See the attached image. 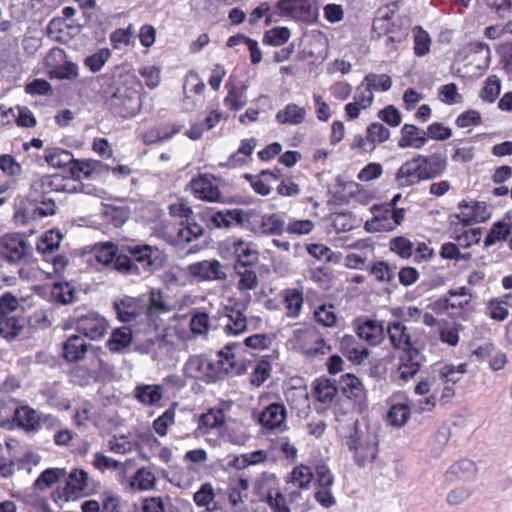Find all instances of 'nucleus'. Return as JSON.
<instances>
[{"label":"nucleus","mask_w":512,"mask_h":512,"mask_svg":"<svg viewBox=\"0 0 512 512\" xmlns=\"http://www.w3.org/2000/svg\"><path fill=\"white\" fill-rule=\"evenodd\" d=\"M466 371L467 365L464 363L458 365L457 367L453 365H444L439 370V375L442 380L455 384L460 381L462 375L466 373Z\"/></svg>","instance_id":"bf43d9fd"},{"label":"nucleus","mask_w":512,"mask_h":512,"mask_svg":"<svg viewBox=\"0 0 512 512\" xmlns=\"http://www.w3.org/2000/svg\"><path fill=\"white\" fill-rule=\"evenodd\" d=\"M364 80L372 90L387 91L392 86V79L386 74L369 73L365 76Z\"/></svg>","instance_id":"0e129e2a"},{"label":"nucleus","mask_w":512,"mask_h":512,"mask_svg":"<svg viewBox=\"0 0 512 512\" xmlns=\"http://www.w3.org/2000/svg\"><path fill=\"white\" fill-rule=\"evenodd\" d=\"M390 213L391 208L387 205L374 206V217L371 221L366 222V228L369 231H389L388 229H380L379 227L391 221V216H388Z\"/></svg>","instance_id":"ea45409f"},{"label":"nucleus","mask_w":512,"mask_h":512,"mask_svg":"<svg viewBox=\"0 0 512 512\" xmlns=\"http://www.w3.org/2000/svg\"><path fill=\"white\" fill-rule=\"evenodd\" d=\"M388 339L393 349L404 352L416 349L417 340L413 338L411 329L401 321H392L386 327Z\"/></svg>","instance_id":"ddd939ff"},{"label":"nucleus","mask_w":512,"mask_h":512,"mask_svg":"<svg viewBox=\"0 0 512 512\" xmlns=\"http://www.w3.org/2000/svg\"><path fill=\"white\" fill-rule=\"evenodd\" d=\"M425 179L418 156L404 162L396 172L395 181L399 188L417 184Z\"/></svg>","instance_id":"6ab92c4d"},{"label":"nucleus","mask_w":512,"mask_h":512,"mask_svg":"<svg viewBox=\"0 0 512 512\" xmlns=\"http://www.w3.org/2000/svg\"><path fill=\"white\" fill-rule=\"evenodd\" d=\"M248 219L247 214L241 209H227L214 212L210 216V224L215 228L229 229L234 226H242Z\"/></svg>","instance_id":"aec40b11"},{"label":"nucleus","mask_w":512,"mask_h":512,"mask_svg":"<svg viewBox=\"0 0 512 512\" xmlns=\"http://www.w3.org/2000/svg\"><path fill=\"white\" fill-rule=\"evenodd\" d=\"M62 235L59 231L49 230L45 232L37 243V251L45 255L59 248Z\"/></svg>","instance_id":"58836bf2"},{"label":"nucleus","mask_w":512,"mask_h":512,"mask_svg":"<svg viewBox=\"0 0 512 512\" xmlns=\"http://www.w3.org/2000/svg\"><path fill=\"white\" fill-rule=\"evenodd\" d=\"M65 475V469L59 468H49L43 471L40 476L36 479L34 483V487L36 490H44L47 487H50L56 481H58L62 476Z\"/></svg>","instance_id":"09e8293b"},{"label":"nucleus","mask_w":512,"mask_h":512,"mask_svg":"<svg viewBox=\"0 0 512 512\" xmlns=\"http://www.w3.org/2000/svg\"><path fill=\"white\" fill-rule=\"evenodd\" d=\"M313 478V473L308 466H297L291 472L290 485L298 488H306Z\"/></svg>","instance_id":"4d7b16f0"},{"label":"nucleus","mask_w":512,"mask_h":512,"mask_svg":"<svg viewBox=\"0 0 512 512\" xmlns=\"http://www.w3.org/2000/svg\"><path fill=\"white\" fill-rule=\"evenodd\" d=\"M190 328L194 334H207L210 328L209 315L206 312H196L190 320Z\"/></svg>","instance_id":"69168bd1"},{"label":"nucleus","mask_w":512,"mask_h":512,"mask_svg":"<svg viewBox=\"0 0 512 512\" xmlns=\"http://www.w3.org/2000/svg\"><path fill=\"white\" fill-rule=\"evenodd\" d=\"M85 354L91 357L90 367L88 369L77 367L73 372L74 377L80 374L83 376V381L79 382L81 385L87 383L91 378H95L102 369L103 361L99 358V349L88 345L80 335L70 336L63 344V355L69 362L80 361Z\"/></svg>","instance_id":"7ed1b4c3"},{"label":"nucleus","mask_w":512,"mask_h":512,"mask_svg":"<svg viewBox=\"0 0 512 512\" xmlns=\"http://www.w3.org/2000/svg\"><path fill=\"white\" fill-rule=\"evenodd\" d=\"M23 329V320L16 317L0 318V335L8 340L16 338Z\"/></svg>","instance_id":"79ce46f5"},{"label":"nucleus","mask_w":512,"mask_h":512,"mask_svg":"<svg viewBox=\"0 0 512 512\" xmlns=\"http://www.w3.org/2000/svg\"><path fill=\"white\" fill-rule=\"evenodd\" d=\"M108 105L115 114L121 117L133 116L140 107L138 93L126 87H119L109 97Z\"/></svg>","instance_id":"1a4fd4ad"},{"label":"nucleus","mask_w":512,"mask_h":512,"mask_svg":"<svg viewBox=\"0 0 512 512\" xmlns=\"http://www.w3.org/2000/svg\"><path fill=\"white\" fill-rule=\"evenodd\" d=\"M0 170L14 181H17L23 172L21 164L11 154L0 155Z\"/></svg>","instance_id":"37998d69"},{"label":"nucleus","mask_w":512,"mask_h":512,"mask_svg":"<svg viewBox=\"0 0 512 512\" xmlns=\"http://www.w3.org/2000/svg\"><path fill=\"white\" fill-rule=\"evenodd\" d=\"M469 299L459 300L457 297H450L447 294L435 300L432 309L436 312H447L451 318L467 320L471 313Z\"/></svg>","instance_id":"2eb2a0df"},{"label":"nucleus","mask_w":512,"mask_h":512,"mask_svg":"<svg viewBox=\"0 0 512 512\" xmlns=\"http://www.w3.org/2000/svg\"><path fill=\"white\" fill-rule=\"evenodd\" d=\"M426 144V132L415 125L405 124L401 129V137L398 141L400 148L419 149Z\"/></svg>","instance_id":"bb28decb"},{"label":"nucleus","mask_w":512,"mask_h":512,"mask_svg":"<svg viewBox=\"0 0 512 512\" xmlns=\"http://www.w3.org/2000/svg\"><path fill=\"white\" fill-rule=\"evenodd\" d=\"M256 142L254 139L242 140L236 153L232 154L227 162V166H236L246 162V159L252 154Z\"/></svg>","instance_id":"49530a36"},{"label":"nucleus","mask_w":512,"mask_h":512,"mask_svg":"<svg viewBox=\"0 0 512 512\" xmlns=\"http://www.w3.org/2000/svg\"><path fill=\"white\" fill-rule=\"evenodd\" d=\"M295 336L302 352L308 357L317 358L328 354L331 350L330 346L319 337L314 329L296 330Z\"/></svg>","instance_id":"9b49d317"},{"label":"nucleus","mask_w":512,"mask_h":512,"mask_svg":"<svg viewBox=\"0 0 512 512\" xmlns=\"http://www.w3.org/2000/svg\"><path fill=\"white\" fill-rule=\"evenodd\" d=\"M203 234V228L195 221H180L176 231V244L190 243L198 239Z\"/></svg>","instance_id":"473e14b6"},{"label":"nucleus","mask_w":512,"mask_h":512,"mask_svg":"<svg viewBox=\"0 0 512 512\" xmlns=\"http://www.w3.org/2000/svg\"><path fill=\"white\" fill-rule=\"evenodd\" d=\"M240 372L236 368L235 355L229 352L220 351L218 360L212 362L202 355H193L185 362L183 366V374L187 378L201 380L204 382H214L230 371Z\"/></svg>","instance_id":"f03ea898"},{"label":"nucleus","mask_w":512,"mask_h":512,"mask_svg":"<svg viewBox=\"0 0 512 512\" xmlns=\"http://www.w3.org/2000/svg\"><path fill=\"white\" fill-rule=\"evenodd\" d=\"M130 486L137 490H148L155 484V476L144 468L139 469L130 480Z\"/></svg>","instance_id":"5fc2aeb1"},{"label":"nucleus","mask_w":512,"mask_h":512,"mask_svg":"<svg viewBox=\"0 0 512 512\" xmlns=\"http://www.w3.org/2000/svg\"><path fill=\"white\" fill-rule=\"evenodd\" d=\"M216 181L217 179L212 174H199L191 180L190 188L192 193L200 200L219 202L222 199V194Z\"/></svg>","instance_id":"f8f14e48"},{"label":"nucleus","mask_w":512,"mask_h":512,"mask_svg":"<svg viewBox=\"0 0 512 512\" xmlns=\"http://www.w3.org/2000/svg\"><path fill=\"white\" fill-rule=\"evenodd\" d=\"M108 166L98 160H75L73 159L69 170L74 178H92L108 171Z\"/></svg>","instance_id":"412c9836"},{"label":"nucleus","mask_w":512,"mask_h":512,"mask_svg":"<svg viewBox=\"0 0 512 512\" xmlns=\"http://www.w3.org/2000/svg\"><path fill=\"white\" fill-rule=\"evenodd\" d=\"M285 226L284 220L276 215H264L261 219L260 229L264 234L279 235L283 232Z\"/></svg>","instance_id":"a18cd8bd"},{"label":"nucleus","mask_w":512,"mask_h":512,"mask_svg":"<svg viewBox=\"0 0 512 512\" xmlns=\"http://www.w3.org/2000/svg\"><path fill=\"white\" fill-rule=\"evenodd\" d=\"M98 487L99 484L85 470L74 468L68 474L65 485L52 493V498L60 508H64L70 501L96 493Z\"/></svg>","instance_id":"20e7f679"},{"label":"nucleus","mask_w":512,"mask_h":512,"mask_svg":"<svg viewBox=\"0 0 512 512\" xmlns=\"http://www.w3.org/2000/svg\"><path fill=\"white\" fill-rule=\"evenodd\" d=\"M355 330L358 337L368 345H379L385 338V328L381 321L368 317L355 320Z\"/></svg>","instance_id":"dca6fc26"},{"label":"nucleus","mask_w":512,"mask_h":512,"mask_svg":"<svg viewBox=\"0 0 512 512\" xmlns=\"http://www.w3.org/2000/svg\"><path fill=\"white\" fill-rule=\"evenodd\" d=\"M233 252L236 256L235 264H242L244 267H253L258 263V251L253 248L251 243L238 239L232 244Z\"/></svg>","instance_id":"c756f323"},{"label":"nucleus","mask_w":512,"mask_h":512,"mask_svg":"<svg viewBox=\"0 0 512 512\" xmlns=\"http://www.w3.org/2000/svg\"><path fill=\"white\" fill-rule=\"evenodd\" d=\"M245 306L240 307L239 304L234 306H226L225 311L227 322L225 323L224 330L227 334L238 335L246 331L247 318L245 315Z\"/></svg>","instance_id":"4be33fe9"},{"label":"nucleus","mask_w":512,"mask_h":512,"mask_svg":"<svg viewBox=\"0 0 512 512\" xmlns=\"http://www.w3.org/2000/svg\"><path fill=\"white\" fill-rule=\"evenodd\" d=\"M277 3L283 17L307 24L318 18V9L311 0H278Z\"/></svg>","instance_id":"6e6552de"},{"label":"nucleus","mask_w":512,"mask_h":512,"mask_svg":"<svg viewBox=\"0 0 512 512\" xmlns=\"http://www.w3.org/2000/svg\"><path fill=\"white\" fill-rule=\"evenodd\" d=\"M390 137V131L383 124L375 122L367 128V140L375 145V143H383Z\"/></svg>","instance_id":"052dcab7"},{"label":"nucleus","mask_w":512,"mask_h":512,"mask_svg":"<svg viewBox=\"0 0 512 512\" xmlns=\"http://www.w3.org/2000/svg\"><path fill=\"white\" fill-rule=\"evenodd\" d=\"M346 443L359 467H365L375 460L378 453L377 437L367 427H361L355 423Z\"/></svg>","instance_id":"39448f33"},{"label":"nucleus","mask_w":512,"mask_h":512,"mask_svg":"<svg viewBox=\"0 0 512 512\" xmlns=\"http://www.w3.org/2000/svg\"><path fill=\"white\" fill-rule=\"evenodd\" d=\"M121 253L117 254V248L111 243H105L101 247L97 248L95 257L96 260L106 266H112L115 270L116 258Z\"/></svg>","instance_id":"864d4df0"},{"label":"nucleus","mask_w":512,"mask_h":512,"mask_svg":"<svg viewBox=\"0 0 512 512\" xmlns=\"http://www.w3.org/2000/svg\"><path fill=\"white\" fill-rule=\"evenodd\" d=\"M29 253L27 240L18 234H6L0 238V257L10 263L23 260Z\"/></svg>","instance_id":"9d476101"},{"label":"nucleus","mask_w":512,"mask_h":512,"mask_svg":"<svg viewBox=\"0 0 512 512\" xmlns=\"http://www.w3.org/2000/svg\"><path fill=\"white\" fill-rule=\"evenodd\" d=\"M175 421V410L173 408L167 409L161 416L153 422V429L159 436L167 434L168 427Z\"/></svg>","instance_id":"e2e57ef3"},{"label":"nucleus","mask_w":512,"mask_h":512,"mask_svg":"<svg viewBox=\"0 0 512 512\" xmlns=\"http://www.w3.org/2000/svg\"><path fill=\"white\" fill-rule=\"evenodd\" d=\"M417 156L419 158L422 172L426 180L436 178L446 170L447 159L441 153H433L429 156Z\"/></svg>","instance_id":"393cba45"},{"label":"nucleus","mask_w":512,"mask_h":512,"mask_svg":"<svg viewBox=\"0 0 512 512\" xmlns=\"http://www.w3.org/2000/svg\"><path fill=\"white\" fill-rule=\"evenodd\" d=\"M510 229L504 222H497L493 225L490 232L484 240L485 246L489 247L495 244L497 241L504 240L509 235Z\"/></svg>","instance_id":"338daca9"},{"label":"nucleus","mask_w":512,"mask_h":512,"mask_svg":"<svg viewBox=\"0 0 512 512\" xmlns=\"http://www.w3.org/2000/svg\"><path fill=\"white\" fill-rule=\"evenodd\" d=\"M188 274L200 281H222L227 278L224 266L218 260H204L188 266Z\"/></svg>","instance_id":"4468645a"},{"label":"nucleus","mask_w":512,"mask_h":512,"mask_svg":"<svg viewBox=\"0 0 512 512\" xmlns=\"http://www.w3.org/2000/svg\"><path fill=\"white\" fill-rule=\"evenodd\" d=\"M341 389L346 397L360 401L364 397V387L360 379L352 374L342 376Z\"/></svg>","instance_id":"c9c22d12"},{"label":"nucleus","mask_w":512,"mask_h":512,"mask_svg":"<svg viewBox=\"0 0 512 512\" xmlns=\"http://www.w3.org/2000/svg\"><path fill=\"white\" fill-rule=\"evenodd\" d=\"M75 324L77 331L91 340L103 337L108 328L106 319L94 312L79 317Z\"/></svg>","instance_id":"f3484780"},{"label":"nucleus","mask_w":512,"mask_h":512,"mask_svg":"<svg viewBox=\"0 0 512 512\" xmlns=\"http://www.w3.org/2000/svg\"><path fill=\"white\" fill-rule=\"evenodd\" d=\"M286 420V408L283 404L272 403L260 414L259 421L267 429L281 428Z\"/></svg>","instance_id":"a878e982"},{"label":"nucleus","mask_w":512,"mask_h":512,"mask_svg":"<svg viewBox=\"0 0 512 512\" xmlns=\"http://www.w3.org/2000/svg\"><path fill=\"white\" fill-rule=\"evenodd\" d=\"M61 179L58 176L44 175L34 180L30 186L27 198L33 204L43 202L47 198H53L52 193L59 190Z\"/></svg>","instance_id":"a211bd4d"},{"label":"nucleus","mask_w":512,"mask_h":512,"mask_svg":"<svg viewBox=\"0 0 512 512\" xmlns=\"http://www.w3.org/2000/svg\"><path fill=\"white\" fill-rule=\"evenodd\" d=\"M44 64L52 79L75 80L79 75L77 64L68 61L65 51L58 47L49 51Z\"/></svg>","instance_id":"423d86ee"},{"label":"nucleus","mask_w":512,"mask_h":512,"mask_svg":"<svg viewBox=\"0 0 512 512\" xmlns=\"http://www.w3.org/2000/svg\"><path fill=\"white\" fill-rule=\"evenodd\" d=\"M477 467L475 463L468 459H462L454 463L448 470L449 475H453L457 478H470L475 475Z\"/></svg>","instance_id":"603ef678"},{"label":"nucleus","mask_w":512,"mask_h":512,"mask_svg":"<svg viewBox=\"0 0 512 512\" xmlns=\"http://www.w3.org/2000/svg\"><path fill=\"white\" fill-rule=\"evenodd\" d=\"M306 109L291 103L276 113V120L280 124L299 125L304 122Z\"/></svg>","instance_id":"2f4dec72"},{"label":"nucleus","mask_w":512,"mask_h":512,"mask_svg":"<svg viewBox=\"0 0 512 512\" xmlns=\"http://www.w3.org/2000/svg\"><path fill=\"white\" fill-rule=\"evenodd\" d=\"M246 178L256 193L266 196L270 193V187L266 181L270 178L277 179V176L269 170H263L259 176L246 175Z\"/></svg>","instance_id":"de8ad7c7"},{"label":"nucleus","mask_w":512,"mask_h":512,"mask_svg":"<svg viewBox=\"0 0 512 512\" xmlns=\"http://www.w3.org/2000/svg\"><path fill=\"white\" fill-rule=\"evenodd\" d=\"M410 412L407 404H395L388 412V421L395 427H402L409 419Z\"/></svg>","instance_id":"3c124183"},{"label":"nucleus","mask_w":512,"mask_h":512,"mask_svg":"<svg viewBox=\"0 0 512 512\" xmlns=\"http://www.w3.org/2000/svg\"><path fill=\"white\" fill-rule=\"evenodd\" d=\"M14 421L17 426L26 432H37L44 425L47 428L59 426V420L52 415H40L28 405L17 407L14 411Z\"/></svg>","instance_id":"0eeeda50"},{"label":"nucleus","mask_w":512,"mask_h":512,"mask_svg":"<svg viewBox=\"0 0 512 512\" xmlns=\"http://www.w3.org/2000/svg\"><path fill=\"white\" fill-rule=\"evenodd\" d=\"M398 372L400 378L408 380L414 377L420 369L422 357L418 348L404 351L399 358Z\"/></svg>","instance_id":"5701e85b"},{"label":"nucleus","mask_w":512,"mask_h":512,"mask_svg":"<svg viewBox=\"0 0 512 512\" xmlns=\"http://www.w3.org/2000/svg\"><path fill=\"white\" fill-rule=\"evenodd\" d=\"M132 341V331L128 327H121L113 331L107 346L113 352H119L129 346Z\"/></svg>","instance_id":"4c0bfd02"},{"label":"nucleus","mask_w":512,"mask_h":512,"mask_svg":"<svg viewBox=\"0 0 512 512\" xmlns=\"http://www.w3.org/2000/svg\"><path fill=\"white\" fill-rule=\"evenodd\" d=\"M291 36L287 27H275L264 33L263 43L270 46H281L285 44Z\"/></svg>","instance_id":"c03bdc74"},{"label":"nucleus","mask_w":512,"mask_h":512,"mask_svg":"<svg viewBox=\"0 0 512 512\" xmlns=\"http://www.w3.org/2000/svg\"><path fill=\"white\" fill-rule=\"evenodd\" d=\"M114 307L122 322H131L144 311V306L141 302L133 297H125L119 302H115Z\"/></svg>","instance_id":"cd10ccee"},{"label":"nucleus","mask_w":512,"mask_h":512,"mask_svg":"<svg viewBox=\"0 0 512 512\" xmlns=\"http://www.w3.org/2000/svg\"><path fill=\"white\" fill-rule=\"evenodd\" d=\"M501 81L496 75L487 78L485 86L481 90L480 97L489 103H493L499 96Z\"/></svg>","instance_id":"6e6d98bb"},{"label":"nucleus","mask_w":512,"mask_h":512,"mask_svg":"<svg viewBox=\"0 0 512 512\" xmlns=\"http://www.w3.org/2000/svg\"><path fill=\"white\" fill-rule=\"evenodd\" d=\"M370 273L380 282H391L394 277L395 270L386 262L378 261L372 265Z\"/></svg>","instance_id":"774afa93"},{"label":"nucleus","mask_w":512,"mask_h":512,"mask_svg":"<svg viewBox=\"0 0 512 512\" xmlns=\"http://www.w3.org/2000/svg\"><path fill=\"white\" fill-rule=\"evenodd\" d=\"M123 251H126L129 256L120 254L115 262V270L123 275L151 274L160 270L166 260L162 250L148 244L128 245L123 248Z\"/></svg>","instance_id":"f257e3e1"},{"label":"nucleus","mask_w":512,"mask_h":512,"mask_svg":"<svg viewBox=\"0 0 512 512\" xmlns=\"http://www.w3.org/2000/svg\"><path fill=\"white\" fill-rule=\"evenodd\" d=\"M74 157L71 152L60 148L48 150L45 154L46 162L55 168L70 167Z\"/></svg>","instance_id":"a19ab883"},{"label":"nucleus","mask_w":512,"mask_h":512,"mask_svg":"<svg viewBox=\"0 0 512 512\" xmlns=\"http://www.w3.org/2000/svg\"><path fill=\"white\" fill-rule=\"evenodd\" d=\"M234 270L238 277V291L244 293L247 291L255 290L258 287V276L253 267H244L242 264H235Z\"/></svg>","instance_id":"7c9ffc66"},{"label":"nucleus","mask_w":512,"mask_h":512,"mask_svg":"<svg viewBox=\"0 0 512 512\" xmlns=\"http://www.w3.org/2000/svg\"><path fill=\"white\" fill-rule=\"evenodd\" d=\"M283 299L286 315L290 318L298 317L303 306L302 293L297 289H286L283 291Z\"/></svg>","instance_id":"e433bc0d"},{"label":"nucleus","mask_w":512,"mask_h":512,"mask_svg":"<svg viewBox=\"0 0 512 512\" xmlns=\"http://www.w3.org/2000/svg\"><path fill=\"white\" fill-rule=\"evenodd\" d=\"M469 63L477 68H487L491 61V51L489 46L484 42H470L464 50Z\"/></svg>","instance_id":"b1692460"},{"label":"nucleus","mask_w":512,"mask_h":512,"mask_svg":"<svg viewBox=\"0 0 512 512\" xmlns=\"http://www.w3.org/2000/svg\"><path fill=\"white\" fill-rule=\"evenodd\" d=\"M227 90V96L224 99V103L227 107L232 110H240L243 108L248 100L245 94L246 86L243 84L238 86L231 76L225 84Z\"/></svg>","instance_id":"c85d7f7f"},{"label":"nucleus","mask_w":512,"mask_h":512,"mask_svg":"<svg viewBox=\"0 0 512 512\" xmlns=\"http://www.w3.org/2000/svg\"><path fill=\"white\" fill-rule=\"evenodd\" d=\"M135 398L144 405H156L162 399L160 385H138L134 390Z\"/></svg>","instance_id":"f704fd0d"},{"label":"nucleus","mask_w":512,"mask_h":512,"mask_svg":"<svg viewBox=\"0 0 512 512\" xmlns=\"http://www.w3.org/2000/svg\"><path fill=\"white\" fill-rule=\"evenodd\" d=\"M353 98L362 109H367L373 104V90L366 84L365 80L356 88Z\"/></svg>","instance_id":"13d9d810"},{"label":"nucleus","mask_w":512,"mask_h":512,"mask_svg":"<svg viewBox=\"0 0 512 512\" xmlns=\"http://www.w3.org/2000/svg\"><path fill=\"white\" fill-rule=\"evenodd\" d=\"M337 393L335 384L326 379L317 382L314 388V395L322 403L331 402Z\"/></svg>","instance_id":"8fccbe9b"},{"label":"nucleus","mask_w":512,"mask_h":512,"mask_svg":"<svg viewBox=\"0 0 512 512\" xmlns=\"http://www.w3.org/2000/svg\"><path fill=\"white\" fill-rule=\"evenodd\" d=\"M224 422L225 415L221 409H210L200 417L197 432L205 435L209 430L221 427Z\"/></svg>","instance_id":"72a5a7b5"},{"label":"nucleus","mask_w":512,"mask_h":512,"mask_svg":"<svg viewBox=\"0 0 512 512\" xmlns=\"http://www.w3.org/2000/svg\"><path fill=\"white\" fill-rule=\"evenodd\" d=\"M315 320L325 326L332 327L336 324V315L333 305H321L314 312Z\"/></svg>","instance_id":"680f3d73"}]
</instances>
